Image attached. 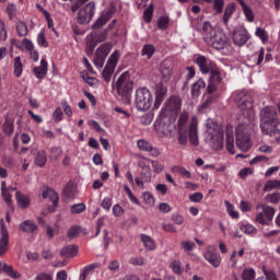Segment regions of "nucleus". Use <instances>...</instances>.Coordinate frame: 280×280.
<instances>
[{
    "instance_id": "1",
    "label": "nucleus",
    "mask_w": 280,
    "mask_h": 280,
    "mask_svg": "<svg viewBox=\"0 0 280 280\" xmlns=\"http://www.w3.org/2000/svg\"><path fill=\"white\" fill-rule=\"evenodd\" d=\"M233 97L244 118V122L236 127V145L242 152H248L252 145L250 135L253 133V121H255L253 97L247 91H237Z\"/></svg>"
},
{
    "instance_id": "2",
    "label": "nucleus",
    "mask_w": 280,
    "mask_h": 280,
    "mask_svg": "<svg viewBox=\"0 0 280 280\" xmlns=\"http://www.w3.org/2000/svg\"><path fill=\"white\" fill-rule=\"evenodd\" d=\"M187 121H189V113L183 112L177 120V143L178 145H200L198 139V118L192 117L187 129Z\"/></svg>"
},
{
    "instance_id": "3",
    "label": "nucleus",
    "mask_w": 280,
    "mask_h": 280,
    "mask_svg": "<svg viewBox=\"0 0 280 280\" xmlns=\"http://www.w3.org/2000/svg\"><path fill=\"white\" fill-rule=\"evenodd\" d=\"M206 128V139L212 150H222L224 148V131L212 120L207 121Z\"/></svg>"
},
{
    "instance_id": "4",
    "label": "nucleus",
    "mask_w": 280,
    "mask_h": 280,
    "mask_svg": "<svg viewBox=\"0 0 280 280\" xmlns=\"http://www.w3.org/2000/svg\"><path fill=\"white\" fill-rule=\"evenodd\" d=\"M279 124V114L275 107L268 106L260 110V130L262 135L271 132Z\"/></svg>"
},
{
    "instance_id": "5",
    "label": "nucleus",
    "mask_w": 280,
    "mask_h": 280,
    "mask_svg": "<svg viewBox=\"0 0 280 280\" xmlns=\"http://www.w3.org/2000/svg\"><path fill=\"white\" fill-rule=\"evenodd\" d=\"M133 86L135 83L132 82V79H130V73L128 72L121 73L117 79L116 89L118 95L121 96V100L125 102V104H130Z\"/></svg>"
},
{
    "instance_id": "6",
    "label": "nucleus",
    "mask_w": 280,
    "mask_h": 280,
    "mask_svg": "<svg viewBox=\"0 0 280 280\" xmlns=\"http://www.w3.org/2000/svg\"><path fill=\"white\" fill-rule=\"evenodd\" d=\"M180 108H183L180 96H171L164 104L162 117L170 119V121H176Z\"/></svg>"
},
{
    "instance_id": "7",
    "label": "nucleus",
    "mask_w": 280,
    "mask_h": 280,
    "mask_svg": "<svg viewBox=\"0 0 280 280\" xmlns=\"http://www.w3.org/2000/svg\"><path fill=\"white\" fill-rule=\"evenodd\" d=\"M153 97L148 88H139L136 91L135 105L138 110H150Z\"/></svg>"
},
{
    "instance_id": "8",
    "label": "nucleus",
    "mask_w": 280,
    "mask_h": 280,
    "mask_svg": "<svg viewBox=\"0 0 280 280\" xmlns=\"http://www.w3.org/2000/svg\"><path fill=\"white\" fill-rule=\"evenodd\" d=\"M259 209H261V211L257 212L255 222L262 226H268L275 219V209L268 205L258 203L256 205V210L259 211Z\"/></svg>"
},
{
    "instance_id": "9",
    "label": "nucleus",
    "mask_w": 280,
    "mask_h": 280,
    "mask_svg": "<svg viewBox=\"0 0 280 280\" xmlns=\"http://www.w3.org/2000/svg\"><path fill=\"white\" fill-rule=\"evenodd\" d=\"M121 54L119 50H115L108 58L107 63L102 72L103 80L106 82H110V78H113V73H115V68L119 62Z\"/></svg>"
},
{
    "instance_id": "10",
    "label": "nucleus",
    "mask_w": 280,
    "mask_h": 280,
    "mask_svg": "<svg viewBox=\"0 0 280 280\" xmlns=\"http://www.w3.org/2000/svg\"><path fill=\"white\" fill-rule=\"evenodd\" d=\"M203 39L214 49H224V46L226 45V34L222 31H214L211 35L205 36Z\"/></svg>"
},
{
    "instance_id": "11",
    "label": "nucleus",
    "mask_w": 280,
    "mask_h": 280,
    "mask_svg": "<svg viewBox=\"0 0 280 280\" xmlns=\"http://www.w3.org/2000/svg\"><path fill=\"white\" fill-rule=\"evenodd\" d=\"M113 49L112 43L102 44L95 51L94 65L97 69H102L104 67V62H106V58H108V54Z\"/></svg>"
},
{
    "instance_id": "12",
    "label": "nucleus",
    "mask_w": 280,
    "mask_h": 280,
    "mask_svg": "<svg viewBox=\"0 0 280 280\" xmlns=\"http://www.w3.org/2000/svg\"><path fill=\"white\" fill-rule=\"evenodd\" d=\"M95 14V2H89L88 4H83L78 13V23L84 25L86 23H91L93 15Z\"/></svg>"
},
{
    "instance_id": "13",
    "label": "nucleus",
    "mask_w": 280,
    "mask_h": 280,
    "mask_svg": "<svg viewBox=\"0 0 280 280\" xmlns=\"http://www.w3.org/2000/svg\"><path fill=\"white\" fill-rule=\"evenodd\" d=\"M248 31L243 26L236 27L232 35V40L237 47H244V45L248 43Z\"/></svg>"
},
{
    "instance_id": "14",
    "label": "nucleus",
    "mask_w": 280,
    "mask_h": 280,
    "mask_svg": "<svg viewBox=\"0 0 280 280\" xmlns=\"http://www.w3.org/2000/svg\"><path fill=\"white\" fill-rule=\"evenodd\" d=\"M1 229H0V257L2 255H5L8 253V245L10 244V233L8 232V228L5 226V223H3V220L0 221Z\"/></svg>"
},
{
    "instance_id": "15",
    "label": "nucleus",
    "mask_w": 280,
    "mask_h": 280,
    "mask_svg": "<svg viewBox=\"0 0 280 280\" xmlns=\"http://www.w3.org/2000/svg\"><path fill=\"white\" fill-rule=\"evenodd\" d=\"M205 259H207L213 268H218L220 264H222V257L215 250L214 246H208L207 252L203 255Z\"/></svg>"
},
{
    "instance_id": "16",
    "label": "nucleus",
    "mask_w": 280,
    "mask_h": 280,
    "mask_svg": "<svg viewBox=\"0 0 280 280\" xmlns=\"http://www.w3.org/2000/svg\"><path fill=\"white\" fill-rule=\"evenodd\" d=\"M196 65H198L201 73H209L215 67V63L211 62V60L207 59L205 56H198L196 58Z\"/></svg>"
},
{
    "instance_id": "17",
    "label": "nucleus",
    "mask_w": 280,
    "mask_h": 280,
    "mask_svg": "<svg viewBox=\"0 0 280 280\" xmlns=\"http://www.w3.org/2000/svg\"><path fill=\"white\" fill-rule=\"evenodd\" d=\"M167 97V85L160 83L155 88V103L154 106L159 108L163 104V100Z\"/></svg>"
},
{
    "instance_id": "18",
    "label": "nucleus",
    "mask_w": 280,
    "mask_h": 280,
    "mask_svg": "<svg viewBox=\"0 0 280 280\" xmlns=\"http://www.w3.org/2000/svg\"><path fill=\"white\" fill-rule=\"evenodd\" d=\"M226 135V150L230 154H235V136L233 133V126L228 125L225 129Z\"/></svg>"
},
{
    "instance_id": "19",
    "label": "nucleus",
    "mask_w": 280,
    "mask_h": 280,
    "mask_svg": "<svg viewBox=\"0 0 280 280\" xmlns=\"http://www.w3.org/2000/svg\"><path fill=\"white\" fill-rule=\"evenodd\" d=\"M10 191H16V187L9 186L5 180L1 182V196L7 205L12 203V194Z\"/></svg>"
},
{
    "instance_id": "20",
    "label": "nucleus",
    "mask_w": 280,
    "mask_h": 280,
    "mask_svg": "<svg viewBox=\"0 0 280 280\" xmlns=\"http://www.w3.org/2000/svg\"><path fill=\"white\" fill-rule=\"evenodd\" d=\"M140 242H142L145 250H156V241L148 234H140Z\"/></svg>"
},
{
    "instance_id": "21",
    "label": "nucleus",
    "mask_w": 280,
    "mask_h": 280,
    "mask_svg": "<svg viewBox=\"0 0 280 280\" xmlns=\"http://www.w3.org/2000/svg\"><path fill=\"white\" fill-rule=\"evenodd\" d=\"M95 268H100V264L93 262L82 268L79 280H86L95 272Z\"/></svg>"
},
{
    "instance_id": "22",
    "label": "nucleus",
    "mask_w": 280,
    "mask_h": 280,
    "mask_svg": "<svg viewBox=\"0 0 280 280\" xmlns=\"http://www.w3.org/2000/svg\"><path fill=\"white\" fill-rule=\"evenodd\" d=\"M97 42L95 34L90 33L85 37V45L88 47V56H93V51H95V47H97Z\"/></svg>"
},
{
    "instance_id": "23",
    "label": "nucleus",
    "mask_w": 280,
    "mask_h": 280,
    "mask_svg": "<svg viewBox=\"0 0 280 280\" xmlns=\"http://www.w3.org/2000/svg\"><path fill=\"white\" fill-rule=\"evenodd\" d=\"M19 229L23 231V233H34V231L38 230V225L32 220H25L20 224Z\"/></svg>"
},
{
    "instance_id": "24",
    "label": "nucleus",
    "mask_w": 280,
    "mask_h": 280,
    "mask_svg": "<svg viewBox=\"0 0 280 280\" xmlns=\"http://www.w3.org/2000/svg\"><path fill=\"white\" fill-rule=\"evenodd\" d=\"M44 199H49L52 201L54 207H58V192H56V190L51 189V188H46L44 189L43 194H42Z\"/></svg>"
},
{
    "instance_id": "25",
    "label": "nucleus",
    "mask_w": 280,
    "mask_h": 280,
    "mask_svg": "<svg viewBox=\"0 0 280 280\" xmlns=\"http://www.w3.org/2000/svg\"><path fill=\"white\" fill-rule=\"evenodd\" d=\"M33 72L38 78V80H43V78H45V75H47V60L42 59L40 66L35 67L33 69Z\"/></svg>"
},
{
    "instance_id": "26",
    "label": "nucleus",
    "mask_w": 280,
    "mask_h": 280,
    "mask_svg": "<svg viewBox=\"0 0 280 280\" xmlns=\"http://www.w3.org/2000/svg\"><path fill=\"white\" fill-rule=\"evenodd\" d=\"M15 198L20 209H27L30 207V197L22 194L21 191L15 192Z\"/></svg>"
},
{
    "instance_id": "27",
    "label": "nucleus",
    "mask_w": 280,
    "mask_h": 280,
    "mask_svg": "<svg viewBox=\"0 0 280 280\" xmlns=\"http://www.w3.org/2000/svg\"><path fill=\"white\" fill-rule=\"evenodd\" d=\"M34 163L37 165V167H45L47 163V152H45V150H39L35 154Z\"/></svg>"
},
{
    "instance_id": "28",
    "label": "nucleus",
    "mask_w": 280,
    "mask_h": 280,
    "mask_svg": "<svg viewBox=\"0 0 280 280\" xmlns=\"http://www.w3.org/2000/svg\"><path fill=\"white\" fill-rule=\"evenodd\" d=\"M207 86V83H205V80L199 79L196 83L191 86V95L192 97H198L200 93H202V90Z\"/></svg>"
},
{
    "instance_id": "29",
    "label": "nucleus",
    "mask_w": 280,
    "mask_h": 280,
    "mask_svg": "<svg viewBox=\"0 0 280 280\" xmlns=\"http://www.w3.org/2000/svg\"><path fill=\"white\" fill-rule=\"evenodd\" d=\"M113 16V13L110 11H107L98 18L94 24V27L96 30H100V27H104L108 21H110V18Z\"/></svg>"
},
{
    "instance_id": "30",
    "label": "nucleus",
    "mask_w": 280,
    "mask_h": 280,
    "mask_svg": "<svg viewBox=\"0 0 280 280\" xmlns=\"http://www.w3.org/2000/svg\"><path fill=\"white\" fill-rule=\"evenodd\" d=\"M240 5L242 7V10L249 23H253L255 21V14L253 13V9L246 5V2L244 0H237Z\"/></svg>"
},
{
    "instance_id": "31",
    "label": "nucleus",
    "mask_w": 280,
    "mask_h": 280,
    "mask_svg": "<svg viewBox=\"0 0 280 280\" xmlns=\"http://www.w3.org/2000/svg\"><path fill=\"white\" fill-rule=\"evenodd\" d=\"M0 272H5L9 277H12V279H19L20 277L19 272L14 271V269H12V266L5 262H0Z\"/></svg>"
},
{
    "instance_id": "32",
    "label": "nucleus",
    "mask_w": 280,
    "mask_h": 280,
    "mask_svg": "<svg viewBox=\"0 0 280 280\" xmlns=\"http://www.w3.org/2000/svg\"><path fill=\"white\" fill-rule=\"evenodd\" d=\"M61 257H75L78 255V246L68 245L60 252Z\"/></svg>"
},
{
    "instance_id": "33",
    "label": "nucleus",
    "mask_w": 280,
    "mask_h": 280,
    "mask_svg": "<svg viewBox=\"0 0 280 280\" xmlns=\"http://www.w3.org/2000/svg\"><path fill=\"white\" fill-rule=\"evenodd\" d=\"M155 51H156V47H154V45L147 44L142 47L141 56H144L145 58H148V60H150V58L154 56Z\"/></svg>"
},
{
    "instance_id": "34",
    "label": "nucleus",
    "mask_w": 280,
    "mask_h": 280,
    "mask_svg": "<svg viewBox=\"0 0 280 280\" xmlns=\"http://www.w3.org/2000/svg\"><path fill=\"white\" fill-rule=\"evenodd\" d=\"M13 73L15 78H21L23 74V63L21 62V57L14 58Z\"/></svg>"
},
{
    "instance_id": "35",
    "label": "nucleus",
    "mask_w": 280,
    "mask_h": 280,
    "mask_svg": "<svg viewBox=\"0 0 280 280\" xmlns=\"http://www.w3.org/2000/svg\"><path fill=\"white\" fill-rule=\"evenodd\" d=\"M233 12H235V4L230 3L225 7L224 14H223V23L224 25L229 24V19L233 16Z\"/></svg>"
},
{
    "instance_id": "36",
    "label": "nucleus",
    "mask_w": 280,
    "mask_h": 280,
    "mask_svg": "<svg viewBox=\"0 0 280 280\" xmlns=\"http://www.w3.org/2000/svg\"><path fill=\"white\" fill-rule=\"evenodd\" d=\"M280 189V179L268 180L264 186V191H275Z\"/></svg>"
},
{
    "instance_id": "37",
    "label": "nucleus",
    "mask_w": 280,
    "mask_h": 280,
    "mask_svg": "<svg viewBox=\"0 0 280 280\" xmlns=\"http://www.w3.org/2000/svg\"><path fill=\"white\" fill-rule=\"evenodd\" d=\"M210 82L213 84H220L222 82L220 70L215 66L210 70Z\"/></svg>"
},
{
    "instance_id": "38",
    "label": "nucleus",
    "mask_w": 280,
    "mask_h": 280,
    "mask_svg": "<svg viewBox=\"0 0 280 280\" xmlns=\"http://www.w3.org/2000/svg\"><path fill=\"white\" fill-rule=\"evenodd\" d=\"M171 172L173 174H180V176L183 178H191V173L189 171H187V168H185L183 166H173L171 168Z\"/></svg>"
},
{
    "instance_id": "39",
    "label": "nucleus",
    "mask_w": 280,
    "mask_h": 280,
    "mask_svg": "<svg viewBox=\"0 0 280 280\" xmlns=\"http://www.w3.org/2000/svg\"><path fill=\"white\" fill-rule=\"evenodd\" d=\"M224 205H225V209H226L229 215L232 217L233 220H238L240 219V212H237L235 210V207L232 203H230L229 200H225Z\"/></svg>"
},
{
    "instance_id": "40",
    "label": "nucleus",
    "mask_w": 280,
    "mask_h": 280,
    "mask_svg": "<svg viewBox=\"0 0 280 280\" xmlns=\"http://www.w3.org/2000/svg\"><path fill=\"white\" fill-rule=\"evenodd\" d=\"M199 32H202L203 37L205 36H211L212 32H215V30H213V27L211 26V24L209 22H203L199 27H198Z\"/></svg>"
},
{
    "instance_id": "41",
    "label": "nucleus",
    "mask_w": 280,
    "mask_h": 280,
    "mask_svg": "<svg viewBox=\"0 0 280 280\" xmlns=\"http://www.w3.org/2000/svg\"><path fill=\"white\" fill-rule=\"evenodd\" d=\"M63 194L67 198H75L78 196V188L73 185H68L65 187Z\"/></svg>"
},
{
    "instance_id": "42",
    "label": "nucleus",
    "mask_w": 280,
    "mask_h": 280,
    "mask_svg": "<svg viewBox=\"0 0 280 280\" xmlns=\"http://www.w3.org/2000/svg\"><path fill=\"white\" fill-rule=\"evenodd\" d=\"M37 45L39 47L47 48L49 47V43H47V36H45V31H40L37 35Z\"/></svg>"
},
{
    "instance_id": "43",
    "label": "nucleus",
    "mask_w": 280,
    "mask_h": 280,
    "mask_svg": "<svg viewBox=\"0 0 280 280\" xmlns=\"http://www.w3.org/2000/svg\"><path fill=\"white\" fill-rule=\"evenodd\" d=\"M180 248L185 253H191V250H194V248H196V243L191 242V241H183L180 243Z\"/></svg>"
},
{
    "instance_id": "44",
    "label": "nucleus",
    "mask_w": 280,
    "mask_h": 280,
    "mask_svg": "<svg viewBox=\"0 0 280 280\" xmlns=\"http://www.w3.org/2000/svg\"><path fill=\"white\" fill-rule=\"evenodd\" d=\"M62 158V149L59 147H54L50 150V159L51 161H58V159Z\"/></svg>"
},
{
    "instance_id": "45",
    "label": "nucleus",
    "mask_w": 280,
    "mask_h": 280,
    "mask_svg": "<svg viewBox=\"0 0 280 280\" xmlns=\"http://www.w3.org/2000/svg\"><path fill=\"white\" fill-rule=\"evenodd\" d=\"M71 213L78 214V213H84L86 211V205L84 203H75L70 207Z\"/></svg>"
},
{
    "instance_id": "46",
    "label": "nucleus",
    "mask_w": 280,
    "mask_h": 280,
    "mask_svg": "<svg viewBox=\"0 0 280 280\" xmlns=\"http://www.w3.org/2000/svg\"><path fill=\"white\" fill-rule=\"evenodd\" d=\"M80 233H81L80 226H72L68 230L67 237L68 240H75V237H78Z\"/></svg>"
},
{
    "instance_id": "47",
    "label": "nucleus",
    "mask_w": 280,
    "mask_h": 280,
    "mask_svg": "<svg viewBox=\"0 0 280 280\" xmlns=\"http://www.w3.org/2000/svg\"><path fill=\"white\" fill-rule=\"evenodd\" d=\"M213 1V10L217 14H222L224 12V0H212Z\"/></svg>"
},
{
    "instance_id": "48",
    "label": "nucleus",
    "mask_w": 280,
    "mask_h": 280,
    "mask_svg": "<svg viewBox=\"0 0 280 280\" xmlns=\"http://www.w3.org/2000/svg\"><path fill=\"white\" fill-rule=\"evenodd\" d=\"M16 32L19 36H27V33H28L27 24H25L24 22H18Z\"/></svg>"
},
{
    "instance_id": "49",
    "label": "nucleus",
    "mask_w": 280,
    "mask_h": 280,
    "mask_svg": "<svg viewBox=\"0 0 280 280\" xmlns=\"http://www.w3.org/2000/svg\"><path fill=\"white\" fill-rule=\"evenodd\" d=\"M266 202H270L271 205H278L279 200H280V195L279 192H272V194H268L265 197Z\"/></svg>"
},
{
    "instance_id": "50",
    "label": "nucleus",
    "mask_w": 280,
    "mask_h": 280,
    "mask_svg": "<svg viewBox=\"0 0 280 280\" xmlns=\"http://www.w3.org/2000/svg\"><path fill=\"white\" fill-rule=\"evenodd\" d=\"M241 231L245 233L246 235H250L253 233H257V228H255L253 224L247 223L241 225Z\"/></svg>"
},
{
    "instance_id": "51",
    "label": "nucleus",
    "mask_w": 280,
    "mask_h": 280,
    "mask_svg": "<svg viewBox=\"0 0 280 280\" xmlns=\"http://www.w3.org/2000/svg\"><path fill=\"white\" fill-rule=\"evenodd\" d=\"M265 135H268L272 139H276V141H278V143H280V122L276 126L275 129H271L270 132H267Z\"/></svg>"
},
{
    "instance_id": "52",
    "label": "nucleus",
    "mask_w": 280,
    "mask_h": 280,
    "mask_svg": "<svg viewBox=\"0 0 280 280\" xmlns=\"http://www.w3.org/2000/svg\"><path fill=\"white\" fill-rule=\"evenodd\" d=\"M112 211L115 218H121L126 213V210L119 203L114 205Z\"/></svg>"
},
{
    "instance_id": "53",
    "label": "nucleus",
    "mask_w": 280,
    "mask_h": 280,
    "mask_svg": "<svg viewBox=\"0 0 280 280\" xmlns=\"http://www.w3.org/2000/svg\"><path fill=\"white\" fill-rule=\"evenodd\" d=\"M152 14H154V5L151 4L143 13V19L145 23L152 22Z\"/></svg>"
},
{
    "instance_id": "54",
    "label": "nucleus",
    "mask_w": 280,
    "mask_h": 280,
    "mask_svg": "<svg viewBox=\"0 0 280 280\" xmlns=\"http://www.w3.org/2000/svg\"><path fill=\"white\" fill-rule=\"evenodd\" d=\"M137 145L143 152H149L152 150V144L145 140H138Z\"/></svg>"
},
{
    "instance_id": "55",
    "label": "nucleus",
    "mask_w": 280,
    "mask_h": 280,
    "mask_svg": "<svg viewBox=\"0 0 280 280\" xmlns=\"http://www.w3.org/2000/svg\"><path fill=\"white\" fill-rule=\"evenodd\" d=\"M255 34L258 38H260V40H262V43H266L268 40V33L266 32V30L257 27Z\"/></svg>"
},
{
    "instance_id": "56",
    "label": "nucleus",
    "mask_w": 280,
    "mask_h": 280,
    "mask_svg": "<svg viewBox=\"0 0 280 280\" xmlns=\"http://www.w3.org/2000/svg\"><path fill=\"white\" fill-rule=\"evenodd\" d=\"M171 268L175 275H182L183 268L180 267V260H173L171 262Z\"/></svg>"
},
{
    "instance_id": "57",
    "label": "nucleus",
    "mask_w": 280,
    "mask_h": 280,
    "mask_svg": "<svg viewBox=\"0 0 280 280\" xmlns=\"http://www.w3.org/2000/svg\"><path fill=\"white\" fill-rule=\"evenodd\" d=\"M167 25H170V18L162 16L158 20L159 30H166Z\"/></svg>"
},
{
    "instance_id": "58",
    "label": "nucleus",
    "mask_w": 280,
    "mask_h": 280,
    "mask_svg": "<svg viewBox=\"0 0 280 280\" xmlns=\"http://www.w3.org/2000/svg\"><path fill=\"white\" fill-rule=\"evenodd\" d=\"M3 131L5 135H13L14 133V124L12 121L7 120L3 125Z\"/></svg>"
},
{
    "instance_id": "59",
    "label": "nucleus",
    "mask_w": 280,
    "mask_h": 280,
    "mask_svg": "<svg viewBox=\"0 0 280 280\" xmlns=\"http://www.w3.org/2000/svg\"><path fill=\"white\" fill-rule=\"evenodd\" d=\"M161 73H162V80L164 82H167V80H170V78H172V69H170V68L162 67Z\"/></svg>"
},
{
    "instance_id": "60",
    "label": "nucleus",
    "mask_w": 280,
    "mask_h": 280,
    "mask_svg": "<svg viewBox=\"0 0 280 280\" xmlns=\"http://www.w3.org/2000/svg\"><path fill=\"white\" fill-rule=\"evenodd\" d=\"M242 277L243 280H255V269H245Z\"/></svg>"
},
{
    "instance_id": "61",
    "label": "nucleus",
    "mask_w": 280,
    "mask_h": 280,
    "mask_svg": "<svg viewBox=\"0 0 280 280\" xmlns=\"http://www.w3.org/2000/svg\"><path fill=\"white\" fill-rule=\"evenodd\" d=\"M151 165L156 174H161V172H163V170L165 167V166H163V164H161V162H159L156 160H152Z\"/></svg>"
},
{
    "instance_id": "62",
    "label": "nucleus",
    "mask_w": 280,
    "mask_h": 280,
    "mask_svg": "<svg viewBox=\"0 0 280 280\" xmlns=\"http://www.w3.org/2000/svg\"><path fill=\"white\" fill-rule=\"evenodd\" d=\"M52 119H54V121H56L57 124H58L59 121H62V108L57 107V108L55 109V112L52 113Z\"/></svg>"
},
{
    "instance_id": "63",
    "label": "nucleus",
    "mask_w": 280,
    "mask_h": 280,
    "mask_svg": "<svg viewBox=\"0 0 280 280\" xmlns=\"http://www.w3.org/2000/svg\"><path fill=\"white\" fill-rule=\"evenodd\" d=\"M131 264L132 266H145V264H148V259L143 258V257H135V258H131Z\"/></svg>"
},
{
    "instance_id": "64",
    "label": "nucleus",
    "mask_w": 280,
    "mask_h": 280,
    "mask_svg": "<svg viewBox=\"0 0 280 280\" xmlns=\"http://www.w3.org/2000/svg\"><path fill=\"white\" fill-rule=\"evenodd\" d=\"M35 280H54V278L47 272H42L36 276Z\"/></svg>"
}]
</instances>
